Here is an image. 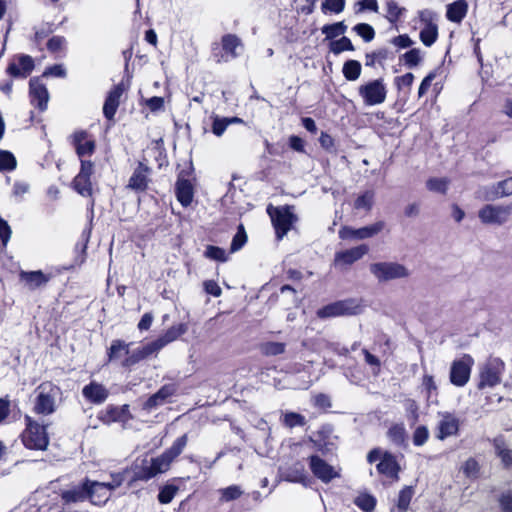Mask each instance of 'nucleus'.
<instances>
[{
	"instance_id": "f257e3e1",
	"label": "nucleus",
	"mask_w": 512,
	"mask_h": 512,
	"mask_svg": "<svg viewBox=\"0 0 512 512\" xmlns=\"http://www.w3.org/2000/svg\"><path fill=\"white\" fill-rule=\"evenodd\" d=\"M188 442L186 434L178 437L172 446L166 449L161 455L143 459L140 465L135 467L134 480L148 481L159 474L167 472L172 462L183 452Z\"/></svg>"
},
{
	"instance_id": "f03ea898",
	"label": "nucleus",
	"mask_w": 512,
	"mask_h": 512,
	"mask_svg": "<svg viewBox=\"0 0 512 512\" xmlns=\"http://www.w3.org/2000/svg\"><path fill=\"white\" fill-rule=\"evenodd\" d=\"M34 412L40 415H50L56 410V399L60 396L61 390L50 381L41 383L35 389Z\"/></svg>"
},
{
	"instance_id": "7ed1b4c3",
	"label": "nucleus",
	"mask_w": 512,
	"mask_h": 512,
	"mask_svg": "<svg viewBox=\"0 0 512 512\" xmlns=\"http://www.w3.org/2000/svg\"><path fill=\"white\" fill-rule=\"evenodd\" d=\"M26 428L21 438L28 449L45 450L49 444L46 427L34 421L30 416H25Z\"/></svg>"
},
{
	"instance_id": "20e7f679",
	"label": "nucleus",
	"mask_w": 512,
	"mask_h": 512,
	"mask_svg": "<svg viewBox=\"0 0 512 512\" xmlns=\"http://www.w3.org/2000/svg\"><path fill=\"white\" fill-rule=\"evenodd\" d=\"M267 212L275 229L276 237L281 240L292 229L297 221V216L291 206H280L273 208L269 206Z\"/></svg>"
},
{
	"instance_id": "39448f33",
	"label": "nucleus",
	"mask_w": 512,
	"mask_h": 512,
	"mask_svg": "<svg viewBox=\"0 0 512 512\" xmlns=\"http://www.w3.org/2000/svg\"><path fill=\"white\" fill-rule=\"evenodd\" d=\"M369 270L379 282H389L392 280L408 278L410 276L409 269L398 262H375L370 264Z\"/></svg>"
},
{
	"instance_id": "423d86ee",
	"label": "nucleus",
	"mask_w": 512,
	"mask_h": 512,
	"mask_svg": "<svg viewBox=\"0 0 512 512\" xmlns=\"http://www.w3.org/2000/svg\"><path fill=\"white\" fill-rule=\"evenodd\" d=\"M367 460L369 463H374L379 460L377 470L380 474L395 481L399 479L400 465L396 457L390 452H383L381 449L375 448L369 452Z\"/></svg>"
},
{
	"instance_id": "0eeeda50",
	"label": "nucleus",
	"mask_w": 512,
	"mask_h": 512,
	"mask_svg": "<svg viewBox=\"0 0 512 512\" xmlns=\"http://www.w3.org/2000/svg\"><path fill=\"white\" fill-rule=\"evenodd\" d=\"M358 93L366 106H376L385 102L387 87L384 80L378 78L360 85Z\"/></svg>"
},
{
	"instance_id": "6e6552de",
	"label": "nucleus",
	"mask_w": 512,
	"mask_h": 512,
	"mask_svg": "<svg viewBox=\"0 0 512 512\" xmlns=\"http://www.w3.org/2000/svg\"><path fill=\"white\" fill-rule=\"evenodd\" d=\"M505 363L497 357L489 358L480 369L478 388L494 387L501 382Z\"/></svg>"
},
{
	"instance_id": "1a4fd4ad",
	"label": "nucleus",
	"mask_w": 512,
	"mask_h": 512,
	"mask_svg": "<svg viewBox=\"0 0 512 512\" xmlns=\"http://www.w3.org/2000/svg\"><path fill=\"white\" fill-rule=\"evenodd\" d=\"M362 311V306L355 299H346L328 304L317 311V316L321 319L356 315Z\"/></svg>"
},
{
	"instance_id": "9d476101",
	"label": "nucleus",
	"mask_w": 512,
	"mask_h": 512,
	"mask_svg": "<svg viewBox=\"0 0 512 512\" xmlns=\"http://www.w3.org/2000/svg\"><path fill=\"white\" fill-rule=\"evenodd\" d=\"M511 213V205L486 204L478 211V217L486 225H503Z\"/></svg>"
},
{
	"instance_id": "9b49d317",
	"label": "nucleus",
	"mask_w": 512,
	"mask_h": 512,
	"mask_svg": "<svg viewBox=\"0 0 512 512\" xmlns=\"http://www.w3.org/2000/svg\"><path fill=\"white\" fill-rule=\"evenodd\" d=\"M473 364V358L467 354L458 360H454L449 373L450 382L457 387L465 386L470 379Z\"/></svg>"
},
{
	"instance_id": "f8f14e48",
	"label": "nucleus",
	"mask_w": 512,
	"mask_h": 512,
	"mask_svg": "<svg viewBox=\"0 0 512 512\" xmlns=\"http://www.w3.org/2000/svg\"><path fill=\"white\" fill-rule=\"evenodd\" d=\"M439 421L435 427V437L443 441L449 437H456L460 430L459 418L450 412H440Z\"/></svg>"
},
{
	"instance_id": "ddd939ff",
	"label": "nucleus",
	"mask_w": 512,
	"mask_h": 512,
	"mask_svg": "<svg viewBox=\"0 0 512 512\" xmlns=\"http://www.w3.org/2000/svg\"><path fill=\"white\" fill-rule=\"evenodd\" d=\"M221 44L224 53L219 51L218 44L213 47V57L217 63L228 62L238 57L237 49L242 47L239 37L234 34H226L222 37Z\"/></svg>"
},
{
	"instance_id": "4468645a",
	"label": "nucleus",
	"mask_w": 512,
	"mask_h": 512,
	"mask_svg": "<svg viewBox=\"0 0 512 512\" xmlns=\"http://www.w3.org/2000/svg\"><path fill=\"white\" fill-rule=\"evenodd\" d=\"M384 227L385 223L383 221H378L358 229L349 226H343L339 230V237L343 240H363L379 234L384 229Z\"/></svg>"
},
{
	"instance_id": "2eb2a0df",
	"label": "nucleus",
	"mask_w": 512,
	"mask_h": 512,
	"mask_svg": "<svg viewBox=\"0 0 512 512\" xmlns=\"http://www.w3.org/2000/svg\"><path fill=\"white\" fill-rule=\"evenodd\" d=\"M87 489L84 480L78 485H74L61 492L62 510L74 512V506L87 501Z\"/></svg>"
},
{
	"instance_id": "dca6fc26",
	"label": "nucleus",
	"mask_w": 512,
	"mask_h": 512,
	"mask_svg": "<svg viewBox=\"0 0 512 512\" xmlns=\"http://www.w3.org/2000/svg\"><path fill=\"white\" fill-rule=\"evenodd\" d=\"M93 168L94 165L91 161L81 160V168L73 180V187L82 196L92 195L91 175L93 174Z\"/></svg>"
},
{
	"instance_id": "f3484780",
	"label": "nucleus",
	"mask_w": 512,
	"mask_h": 512,
	"mask_svg": "<svg viewBox=\"0 0 512 512\" xmlns=\"http://www.w3.org/2000/svg\"><path fill=\"white\" fill-rule=\"evenodd\" d=\"M34 69V60L29 55L14 57L9 63L6 72L14 78H26Z\"/></svg>"
},
{
	"instance_id": "a211bd4d",
	"label": "nucleus",
	"mask_w": 512,
	"mask_h": 512,
	"mask_svg": "<svg viewBox=\"0 0 512 512\" xmlns=\"http://www.w3.org/2000/svg\"><path fill=\"white\" fill-rule=\"evenodd\" d=\"M87 489V499L95 505L105 504L111 496V492L107 485L103 482L92 481L88 478L84 479Z\"/></svg>"
},
{
	"instance_id": "6ab92c4d",
	"label": "nucleus",
	"mask_w": 512,
	"mask_h": 512,
	"mask_svg": "<svg viewBox=\"0 0 512 512\" xmlns=\"http://www.w3.org/2000/svg\"><path fill=\"white\" fill-rule=\"evenodd\" d=\"M434 14L429 11L422 12L420 19L424 27L420 30L419 37L426 47H431L438 39V25L433 21Z\"/></svg>"
},
{
	"instance_id": "aec40b11",
	"label": "nucleus",
	"mask_w": 512,
	"mask_h": 512,
	"mask_svg": "<svg viewBox=\"0 0 512 512\" xmlns=\"http://www.w3.org/2000/svg\"><path fill=\"white\" fill-rule=\"evenodd\" d=\"M309 465L315 477L325 483H328L332 479L339 477V473L334 469V467L329 465L317 455H312L310 457Z\"/></svg>"
},
{
	"instance_id": "412c9836",
	"label": "nucleus",
	"mask_w": 512,
	"mask_h": 512,
	"mask_svg": "<svg viewBox=\"0 0 512 512\" xmlns=\"http://www.w3.org/2000/svg\"><path fill=\"white\" fill-rule=\"evenodd\" d=\"M72 144L75 147L77 155L81 160H85L84 157L91 156L95 151V141L85 131H76L71 136Z\"/></svg>"
},
{
	"instance_id": "4be33fe9",
	"label": "nucleus",
	"mask_w": 512,
	"mask_h": 512,
	"mask_svg": "<svg viewBox=\"0 0 512 512\" xmlns=\"http://www.w3.org/2000/svg\"><path fill=\"white\" fill-rule=\"evenodd\" d=\"M150 173V168L140 162L129 178L127 188L136 192L145 191L148 187Z\"/></svg>"
},
{
	"instance_id": "5701e85b",
	"label": "nucleus",
	"mask_w": 512,
	"mask_h": 512,
	"mask_svg": "<svg viewBox=\"0 0 512 512\" xmlns=\"http://www.w3.org/2000/svg\"><path fill=\"white\" fill-rule=\"evenodd\" d=\"M29 94L31 103L41 111L47 108L49 93L46 86L37 78H32L29 82Z\"/></svg>"
},
{
	"instance_id": "b1692460",
	"label": "nucleus",
	"mask_w": 512,
	"mask_h": 512,
	"mask_svg": "<svg viewBox=\"0 0 512 512\" xmlns=\"http://www.w3.org/2000/svg\"><path fill=\"white\" fill-rule=\"evenodd\" d=\"M82 395L90 403L102 404L108 398L109 391L103 384L92 381L83 387Z\"/></svg>"
},
{
	"instance_id": "393cba45",
	"label": "nucleus",
	"mask_w": 512,
	"mask_h": 512,
	"mask_svg": "<svg viewBox=\"0 0 512 512\" xmlns=\"http://www.w3.org/2000/svg\"><path fill=\"white\" fill-rule=\"evenodd\" d=\"M368 251V246L366 244H361L359 246L337 252L334 260L335 265H351L366 255Z\"/></svg>"
},
{
	"instance_id": "a878e982",
	"label": "nucleus",
	"mask_w": 512,
	"mask_h": 512,
	"mask_svg": "<svg viewBox=\"0 0 512 512\" xmlns=\"http://www.w3.org/2000/svg\"><path fill=\"white\" fill-rule=\"evenodd\" d=\"M175 194L182 206H189L194 196V187L191 181L179 176L175 184Z\"/></svg>"
},
{
	"instance_id": "bb28decb",
	"label": "nucleus",
	"mask_w": 512,
	"mask_h": 512,
	"mask_svg": "<svg viewBox=\"0 0 512 512\" xmlns=\"http://www.w3.org/2000/svg\"><path fill=\"white\" fill-rule=\"evenodd\" d=\"M124 92V89L121 84L116 85L109 93L105 100L104 106H103V113L104 116L111 120L113 119L117 108L120 103V98Z\"/></svg>"
},
{
	"instance_id": "cd10ccee",
	"label": "nucleus",
	"mask_w": 512,
	"mask_h": 512,
	"mask_svg": "<svg viewBox=\"0 0 512 512\" xmlns=\"http://www.w3.org/2000/svg\"><path fill=\"white\" fill-rule=\"evenodd\" d=\"M468 8L466 0H456L446 6V18L450 22L460 24L466 17Z\"/></svg>"
},
{
	"instance_id": "c85d7f7f",
	"label": "nucleus",
	"mask_w": 512,
	"mask_h": 512,
	"mask_svg": "<svg viewBox=\"0 0 512 512\" xmlns=\"http://www.w3.org/2000/svg\"><path fill=\"white\" fill-rule=\"evenodd\" d=\"M19 277L30 290L44 286L50 280V276L40 270L30 272L21 271Z\"/></svg>"
},
{
	"instance_id": "c756f323",
	"label": "nucleus",
	"mask_w": 512,
	"mask_h": 512,
	"mask_svg": "<svg viewBox=\"0 0 512 512\" xmlns=\"http://www.w3.org/2000/svg\"><path fill=\"white\" fill-rule=\"evenodd\" d=\"M174 392L175 389L172 385H165L161 387L155 394L147 399V401L144 403V409L151 411L159 405L164 404L167 398L172 396Z\"/></svg>"
},
{
	"instance_id": "7c9ffc66",
	"label": "nucleus",
	"mask_w": 512,
	"mask_h": 512,
	"mask_svg": "<svg viewBox=\"0 0 512 512\" xmlns=\"http://www.w3.org/2000/svg\"><path fill=\"white\" fill-rule=\"evenodd\" d=\"M130 418L129 406L123 405L120 407L109 406L105 413L100 416V419L105 423L111 422H124Z\"/></svg>"
},
{
	"instance_id": "2f4dec72",
	"label": "nucleus",
	"mask_w": 512,
	"mask_h": 512,
	"mask_svg": "<svg viewBox=\"0 0 512 512\" xmlns=\"http://www.w3.org/2000/svg\"><path fill=\"white\" fill-rule=\"evenodd\" d=\"M496 455L501 459L505 467L512 465V450L508 448L503 436H497L493 440Z\"/></svg>"
},
{
	"instance_id": "473e14b6",
	"label": "nucleus",
	"mask_w": 512,
	"mask_h": 512,
	"mask_svg": "<svg viewBox=\"0 0 512 512\" xmlns=\"http://www.w3.org/2000/svg\"><path fill=\"white\" fill-rule=\"evenodd\" d=\"M282 475L286 481L307 485V475L303 465L300 463H296L293 467L286 469Z\"/></svg>"
},
{
	"instance_id": "72a5a7b5",
	"label": "nucleus",
	"mask_w": 512,
	"mask_h": 512,
	"mask_svg": "<svg viewBox=\"0 0 512 512\" xmlns=\"http://www.w3.org/2000/svg\"><path fill=\"white\" fill-rule=\"evenodd\" d=\"M187 329L188 327L184 323L173 325L162 336H160L158 340L162 343V346L165 347L167 344L175 341L181 335L185 334Z\"/></svg>"
},
{
	"instance_id": "f704fd0d",
	"label": "nucleus",
	"mask_w": 512,
	"mask_h": 512,
	"mask_svg": "<svg viewBox=\"0 0 512 512\" xmlns=\"http://www.w3.org/2000/svg\"><path fill=\"white\" fill-rule=\"evenodd\" d=\"M388 439L397 446L405 444L407 432L403 423L393 424L387 431Z\"/></svg>"
},
{
	"instance_id": "c9c22d12",
	"label": "nucleus",
	"mask_w": 512,
	"mask_h": 512,
	"mask_svg": "<svg viewBox=\"0 0 512 512\" xmlns=\"http://www.w3.org/2000/svg\"><path fill=\"white\" fill-rule=\"evenodd\" d=\"M51 508L46 504H40L37 497L29 499L28 502L20 504L10 512H50Z\"/></svg>"
},
{
	"instance_id": "e433bc0d",
	"label": "nucleus",
	"mask_w": 512,
	"mask_h": 512,
	"mask_svg": "<svg viewBox=\"0 0 512 512\" xmlns=\"http://www.w3.org/2000/svg\"><path fill=\"white\" fill-rule=\"evenodd\" d=\"M129 354V344L122 340H114L108 351L109 361L119 359Z\"/></svg>"
},
{
	"instance_id": "4c0bfd02",
	"label": "nucleus",
	"mask_w": 512,
	"mask_h": 512,
	"mask_svg": "<svg viewBox=\"0 0 512 512\" xmlns=\"http://www.w3.org/2000/svg\"><path fill=\"white\" fill-rule=\"evenodd\" d=\"M342 72L348 81H355L360 77L361 64L356 60H348L344 63Z\"/></svg>"
},
{
	"instance_id": "58836bf2",
	"label": "nucleus",
	"mask_w": 512,
	"mask_h": 512,
	"mask_svg": "<svg viewBox=\"0 0 512 512\" xmlns=\"http://www.w3.org/2000/svg\"><path fill=\"white\" fill-rule=\"evenodd\" d=\"M346 0H323L321 11L324 14H340L344 11Z\"/></svg>"
},
{
	"instance_id": "ea45409f",
	"label": "nucleus",
	"mask_w": 512,
	"mask_h": 512,
	"mask_svg": "<svg viewBox=\"0 0 512 512\" xmlns=\"http://www.w3.org/2000/svg\"><path fill=\"white\" fill-rule=\"evenodd\" d=\"M219 494L221 502H230L240 498L243 494V490L239 485H231L220 489Z\"/></svg>"
},
{
	"instance_id": "a19ab883",
	"label": "nucleus",
	"mask_w": 512,
	"mask_h": 512,
	"mask_svg": "<svg viewBox=\"0 0 512 512\" xmlns=\"http://www.w3.org/2000/svg\"><path fill=\"white\" fill-rule=\"evenodd\" d=\"M285 344L282 342H265L260 345V351L265 356H276L285 352Z\"/></svg>"
},
{
	"instance_id": "79ce46f5",
	"label": "nucleus",
	"mask_w": 512,
	"mask_h": 512,
	"mask_svg": "<svg viewBox=\"0 0 512 512\" xmlns=\"http://www.w3.org/2000/svg\"><path fill=\"white\" fill-rule=\"evenodd\" d=\"M347 26L344 22H337L333 24L324 25L321 29L322 33L327 39H333L346 32Z\"/></svg>"
},
{
	"instance_id": "37998d69",
	"label": "nucleus",
	"mask_w": 512,
	"mask_h": 512,
	"mask_svg": "<svg viewBox=\"0 0 512 512\" xmlns=\"http://www.w3.org/2000/svg\"><path fill=\"white\" fill-rule=\"evenodd\" d=\"M405 12V9L400 7L397 2L395 1H389L386 5V19L394 24L396 23Z\"/></svg>"
},
{
	"instance_id": "c03bdc74",
	"label": "nucleus",
	"mask_w": 512,
	"mask_h": 512,
	"mask_svg": "<svg viewBox=\"0 0 512 512\" xmlns=\"http://www.w3.org/2000/svg\"><path fill=\"white\" fill-rule=\"evenodd\" d=\"M282 423L288 428L296 426H304L306 424L305 417L299 413L286 412L282 416Z\"/></svg>"
},
{
	"instance_id": "a18cd8bd",
	"label": "nucleus",
	"mask_w": 512,
	"mask_h": 512,
	"mask_svg": "<svg viewBox=\"0 0 512 512\" xmlns=\"http://www.w3.org/2000/svg\"><path fill=\"white\" fill-rule=\"evenodd\" d=\"M496 199L512 195V177L493 185Z\"/></svg>"
},
{
	"instance_id": "49530a36",
	"label": "nucleus",
	"mask_w": 512,
	"mask_h": 512,
	"mask_svg": "<svg viewBox=\"0 0 512 512\" xmlns=\"http://www.w3.org/2000/svg\"><path fill=\"white\" fill-rule=\"evenodd\" d=\"M14 155L6 150H0V171H12L16 168Z\"/></svg>"
},
{
	"instance_id": "de8ad7c7",
	"label": "nucleus",
	"mask_w": 512,
	"mask_h": 512,
	"mask_svg": "<svg viewBox=\"0 0 512 512\" xmlns=\"http://www.w3.org/2000/svg\"><path fill=\"white\" fill-rule=\"evenodd\" d=\"M405 65L409 68L416 67L422 61V54L420 49L413 48L402 55Z\"/></svg>"
},
{
	"instance_id": "09e8293b",
	"label": "nucleus",
	"mask_w": 512,
	"mask_h": 512,
	"mask_svg": "<svg viewBox=\"0 0 512 512\" xmlns=\"http://www.w3.org/2000/svg\"><path fill=\"white\" fill-rule=\"evenodd\" d=\"M449 180L447 178H430L426 182L428 190L445 194L448 188Z\"/></svg>"
},
{
	"instance_id": "8fccbe9b",
	"label": "nucleus",
	"mask_w": 512,
	"mask_h": 512,
	"mask_svg": "<svg viewBox=\"0 0 512 512\" xmlns=\"http://www.w3.org/2000/svg\"><path fill=\"white\" fill-rule=\"evenodd\" d=\"M204 255H205V257H207L211 260H215V261H219V262H226L228 259L227 253L223 248L213 246V245H208L206 247Z\"/></svg>"
},
{
	"instance_id": "3c124183",
	"label": "nucleus",
	"mask_w": 512,
	"mask_h": 512,
	"mask_svg": "<svg viewBox=\"0 0 512 512\" xmlns=\"http://www.w3.org/2000/svg\"><path fill=\"white\" fill-rule=\"evenodd\" d=\"M374 202V192L365 191L355 200L354 207L356 209L370 210Z\"/></svg>"
},
{
	"instance_id": "603ef678",
	"label": "nucleus",
	"mask_w": 512,
	"mask_h": 512,
	"mask_svg": "<svg viewBox=\"0 0 512 512\" xmlns=\"http://www.w3.org/2000/svg\"><path fill=\"white\" fill-rule=\"evenodd\" d=\"M353 30L359 35L365 42H370L375 37V31L373 27L366 23H359L354 26Z\"/></svg>"
},
{
	"instance_id": "864d4df0",
	"label": "nucleus",
	"mask_w": 512,
	"mask_h": 512,
	"mask_svg": "<svg viewBox=\"0 0 512 512\" xmlns=\"http://www.w3.org/2000/svg\"><path fill=\"white\" fill-rule=\"evenodd\" d=\"M178 492V487L175 485H165L160 489L158 494V501L161 504L170 503Z\"/></svg>"
},
{
	"instance_id": "5fc2aeb1",
	"label": "nucleus",
	"mask_w": 512,
	"mask_h": 512,
	"mask_svg": "<svg viewBox=\"0 0 512 512\" xmlns=\"http://www.w3.org/2000/svg\"><path fill=\"white\" fill-rule=\"evenodd\" d=\"M330 50L334 54H340L343 51H353L354 46L349 38L343 36L341 39L331 43Z\"/></svg>"
},
{
	"instance_id": "6e6d98bb",
	"label": "nucleus",
	"mask_w": 512,
	"mask_h": 512,
	"mask_svg": "<svg viewBox=\"0 0 512 512\" xmlns=\"http://www.w3.org/2000/svg\"><path fill=\"white\" fill-rule=\"evenodd\" d=\"M355 504L364 512H371L375 508L376 501L374 497L368 494H362L355 499Z\"/></svg>"
},
{
	"instance_id": "4d7b16f0",
	"label": "nucleus",
	"mask_w": 512,
	"mask_h": 512,
	"mask_svg": "<svg viewBox=\"0 0 512 512\" xmlns=\"http://www.w3.org/2000/svg\"><path fill=\"white\" fill-rule=\"evenodd\" d=\"M429 438V430L426 426L420 425L416 427V429L413 432V444L415 446H422L424 445Z\"/></svg>"
},
{
	"instance_id": "13d9d810",
	"label": "nucleus",
	"mask_w": 512,
	"mask_h": 512,
	"mask_svg": "<svg viewBox=\"0 0 512 512\" xmlns=\"http://www.w3.org/2000/svg\"><path fill=\"white\" fill-rule=\"evenodd\" d=\"M246 241H247V236H246L245 230H244L243 226L240 225L237 233L234 235V237L232 239V243H231V247H230L231 252L233 253V252L240 250L244 246Z\"/></svg>"
},
{
	"instance_id": "bf43d9fd",
	"label": "nucleus",
	"mask_w": 512,
	"mask_h": 512,
	"mask_svg": "<svg viewBox=\"0 0 512 512\" xmlns=\"http://www.w3.org/2000/svg\"><path fill=\"white\" fill-rule=\"evenodd\" d=\"M412 495H413V489L411 487H404L400 493H399V497H398V509L401 510V511H406L409 504H410V501H411V498H412Z\"/></svg>"
},
{
	"instance_id": "052dcab7",
	"label": "nucleus",
	"mask_w": 512,
	"mask_h": 512,
	"mask_svg": "<svg viewBox=\"0 0 512 512\" xmlns=\"http://www.w3.org/2000/svg\"><path fill=\"white\" fill-rule=\"evenodd\" d=\"M388 50L386 48L378 49L366 55V65L373 66L375 62H381L388 58Z\"/></svg>"
},
{
	"instance_id": "680f3d73",
	"label": "nucleus",
	"mask_w": 512,
	"mask_h": 512,
	"mask_svg": "<svg viewBox=\"0 0 512 512\" xmlns=\"http://www.w3.org/2000/svg\"><path fill=\"white\" fill-rule=\"evenodd\" d=\"M144 358L151 356L152 354L158 353L162 348V343L156 339L155 341L149 342L142 347H139Z\"/></svg>"
},
{
	"instance_id": "e2e57ef3",
	"label": "nucleus",
	"mask_w": 512,
	"mask_h": 512,
	"mask_svg": "<svg viewBox=\"0 0 512 512\" xmlns=\"http://www.w3.org/2000/svg\"><path fill=\"white\" fill-rule=\"evenodd\" d=\"M66 39L63 36H53L47 42V48L49 51L55 53L62 51L65 48Z\"/></svg>"
},
{
	"instance_id": "0e129e2a",
	"label": "nucleus",
	"mask_w": 512,
	"mask_h": 512,
	"mask_svg": "<svg viewBox=\"0 0 512 512\" xmlns=\"http://www.w3.org/2000/svg\"><path fill=\"white\" fill-rule=\"evenodd\" d=\"M390 42L399 49H406L414 44V41L407 34L396 36L392 38Z\"/></svg>"
},
{
	"instance_id": "69168bd1",
	"label": "nucleus",
	"mask_w": 512,
	"mask_h": 512,
	"mask_svg": "<svg viewBox=\"0 0 512 512\" xmlns=\"http://www.w3.org/2000/svg\"><path fill=\"white\" fill-rule=\"evenodd\" d=\"M143 359H145V358H144L140 348H137L136 350L132 351L131 353L129 352L127 357L123 360L122 366L123 367H131Z\"/></svg>"
},
{
	"instance_id": "338daca9",
	"label": "nucleus",
	"mask_w": 512,
	"mask_h": 512,
	"mask_svg": "<svg viewBox=\"0 0 512 512\" xmlns=\"http://www.w3.org/2000/svg\"><path fill=\"white\" fill-rule=\"evenodd\" d=\"M475 196L478 199L484 200V201H491L495 200L496 196L494 195V188L492 186H484L480 187L476 192Z\"/></svg>"
},
{
	"instance_id": "774afa93",
	"label": "nucleus",
	"mask_w": 512,
	"mask_h": 512,
	"mask_svg": "<svg viewBox=\"0 0 512 512\" xmlns=\"http://www.w3.org/2000/svg\"><path fill=\"white\" fill-rule=\"evenodd\" d=\"M499 504L504 512H512V492L503 493L499 499Z\"/></svg>"
}]
</instances>
